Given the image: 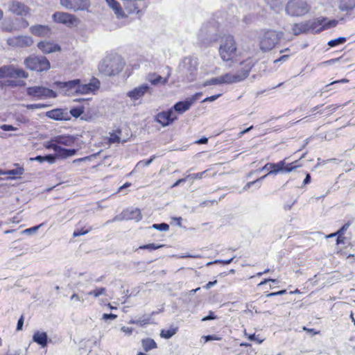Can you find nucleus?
Listing matches in <instances>:
<instances>
[{
	"mask_svg": "<svg viewBox=\"0 0 355 355\" xmlns=\"http://www.w3.org/2000/svg\"><path fill=\"white\" fill-rule=\"evenodd\" d=\"M198 66V59L193 57L184 58L179 65L180 72L184 76L188 81L194 79Z\"/></svg>",
	"mask_w": 355,
	"mask_h": 355,
	"instance_id": "nucleus-6",
	"label": "nucleus"
},
{
	"mask_svg": "<svg viewBox=\"0 0 355 355\" xmlns=\"http://www.w3.org/2000/svg\"><path fill=\"white\" fill-rule=\"evenodd\" d=\"M90 230H91V228L86 230L85 231L76 230L73 232V237H77V236H79L81 235H85V234H87Z\"/></svg>",
	"mask_w": 355,
	"mask_h": 355,
	"instance_id": "nucleus-49",
	"label": "nucleus"
},
{
	"mask_svg": "<svg viewBox=\"0 0 355 355\" xmlns=\"http://www.w3.org/2000/svg\"><path fill=\"white\" fill-rule=\"evenodd\" d=\"M54 22L62 24L69 28L78 26L80 20L75 15L64 12H55L52 15Z\"/></svg>",
	"mask_w": 355,
	"mask_h": 355,
	"instance_id": "nucleus-11",
	"label": "nucleus"
},
{
	"mask_svg": "<svg viewBox=\"0 0 355 355\" xmlns=\"http://www.w3.org/2000/svg\"><path fill=\"white\" fill-rule=\"evenodd\" d=\"M218 53L223 61L234 60L237 55V45L233 36L227 35L221 39Z\"/></svg>",
	"mask_w": 355,
	"mask_h": 355,
	"instance_id": "nucleus-4",
	"label": "nucleus"
},
{
	"mask_svg": "<svg viewBox=\"0 0 355 355\" xmlns=\"http://www.w3.org/2000/svg\"><path fill=\"white\" fill-rule=\"evenodd\" d=\"M141 219V214L140 210L137 208H130L123 211L120 214L116 216L112 220V222L128 220H135L136 221H139Z\"/></svg>",
	"mask_w": 355,
	"mask_h": 355,
	"instance_id": "nucleus-15",
	"label": "nucleus"
},
{
	"mask_svg": "<svg viewBox=\"0 0 355 355\" xmlns=\"http://www.w3.org/2000/svg\"><path fill=\"white\" fill-rule=\"evenodd\" d=\"M151 228L157 230L161 232H166L169 230V226L166 223L153 224Z\"/></svg>",
	"mask_w": 355,
	"mask_h": 355,
	"instance_id": "nucleus-39",
	"label": "nucleus"
},
{
	"mask_svg": "<svg viewBox=\"0 0 355 355\" xmlns=\"http://www.w3.org/2000/svg\"><path fill=\"white\" fill-rule=\"evenodd\" d=\"M286 290H282V291H279L278 292L269 293V294H268L267 296L271 297V296L281 295L286 293Z\"/></svg>",
	"mask_w": 355,
	"mask_h": 355,
	"instance_id": "nucleus-59",
	"label": "nucleus"
},
{
	"mask_svg": "<svg viewBox=\"0 0 355 355\" xmlns=\"http://www.w3.org/2000/svg\"><path fill=\"white\" fill-rule=\"evenodd\" d=\"M345 41H346V38L341 37H338L335 40H330L328 42V45L331 47H334V46H338L339 44H343Z\"/></svg>",
	"mask_w": 355,
	"mask_h": 355,
	"instance_id": "nucleus-38",
	"label": "nucleus"
},
{
	"mask_svg": "<svg viewBox=\"0 0 355 355\" xmlns=\"http://www.w3.org/2000/svg\"><path fill=\"white\" fill-rule=\"evenodd\" d=\"M163 246H164L163 245H156L155 243H150V244L144 245L140 246L139 249L155 250L159 249Z\"/></svg>",
	"mask_w": 355,
	"mask_h": 355,
	"instance_id": "nucleus-41",
	"label": "nucleus"
},
{
	"mask_svg": "<svg viewBox=\"0 0 355 355\" xmlns=\"http://www.w3.org/2000/svg\"><path fill=\"white\" fill-rule=\"evenodd\" d=\"M217 283V281L215 280L214 282H209L205 286V288L206 289H209L211 288L213 286H214Z\"/></svg>",
	"mask_w": 355,
	"mask_h": 355,
	"instance_id": "nucleus-64",
	"label": "nucleus"
},
{
	"mask_svg": "<svg viewBox=\"0 0 355 355\" xmlns=\"http://www.w3.org/2000/svg\"><path fill=\"white\" fill-rule=\"evenodd\" d=\"M296 163H297V162H293V163H291V164H285V165L284 166L283 171L282 172H285V173H290V172H291L295 168L298 167V166L296 164Z\"/></svg>",
	"mask_w": 355,
	"mask_h": 355,
	"instance_id": "nucleus-44",
	"label": "nucleus"
},
{
	"mask_svg": "<svg viewBox=\"0 0 355 355\" xmlns=\"http://www.w3.org/2000/svg\"><path fill=\"white\" fill-rule=\"evenodd\" d=\"M349 226V223L345 224L338 231H337V234L339 235H343L344 232L348 229Z\"/></svg>",
	"mask_w": 355,
	"mask_h": 355,
	"instance_id": "nucleus-55",
	"label": "nucleus"
},
{
	"mask_svg": "<svg viewBox=\"0 0 355 355\" xmlns=\"http://www.w3.org/2000/svg\"><path fill=\"white\" fill-rule=\"evenodd\" d=\"M23 106L26 107L28 110H37L42 109L46 107L48 105L43 103H35V104H28L24 105Z\"/></svg>",
	"mask_w": 355,
	"mask_h": 355,
	"instance_id": "nucleus-40",
	"label": "nucleus"
},
{
	"mask_svg": "<svg viewBox=\"0 0 355 355\" xmlns=\"http://www.w3.org/2000/svg\"><path fill=\"white\" fill-rule=\"evenodd\" d=\"M33 340L42 347H45L48 343V336L46 332L37 331L34 333Z\"/></svg>",
	"mask_w": 355,
	"mask_h": 355,
	"instance_id": "nucleus-26",
	"label": "nucleus"
},
{
	"mask_svg": "<svg viewBox=\"0 0 355 355\" xmlns=\"http://www.w3.org/2000/svg\"><path fill=\"white\" fill-rule=\"evenodd\" d=\"M272 163H267L264 166H263L261 168L257 170L256 171H268L270 169L272 170Z\"/></svg>",
	"mask_w": 355,
	"mask_h": 355,
	"instance_id": "nucleus-57",
	"label": "nucleus"
},
{
	"mask_svg": "<svg viewBox=\"0 0 355 355\" xmlns=\"http://www.w3.org/2000/svg\"><path fill=\"white\" fill-rule=\"evenodd\" d=\"M84 295L85 293H83V295H79L78 293H73L71 297H70V300L71 301H76V302H79L82 304H83L85 301V299L84 298Z\"/></svg>",
	"mask_w": 355,
	"mask_h": 355,
	"instance_id": "nucleus-43",
	"label": "nucleus"
},
{
	"mask_svg": "<svg viewBox=\"0 0 355 355\" xmlns=\"http://www.w3.org/2000/svg\"><path fill=\"white\" fill-rule=\"evenodd\" d=\"M142 347L146 352L157 348V344L152 338H145L141 341Z\"/></svg>",
	"mask_w": 355,
	"mask_h": 355,
	"instance_id": "nucleus-29",
	"label": "nucleus"
},
{
	"mask_svg": "<svg viewBox=\"0 0 355 355\" xmlns=\"http://www.w3.org/2000/svg\"><path fill=\"white\" fill-rule=\"evenodd\" d=\"M150 87L148 84H142L126 93V96L130 98L131 101H136L142 98L147 92Z\"/></svg>",
	"mask_w": 355,
	"mask_h": 355,
	"instance_id": "nucleus-19",
	"label": "nucleus"
},
{
	"mask_svg": "<svg viewBox=\"0 0 355 355\" xmlns=\"http://www.w3.org/2000/svg\"><path fill=\"white\" fill-rule=\"evenodd\" d=\"M242 66L241 71L236 73H227L220 76L206 80L203 87L211 85L232 84L245 80L249 75V72L254 66V62L251 58H248L241 62Z\"/></svg>",
	"mask_w": 355,
	"mask_h": 355,
	"instance_id": "nucleus-1",
	"label": "nucleus"
},
{
	"mask_svg": "<svg viewBox=\"0 0 355 355\" xmlns=\"http://www.w3.org/2000/svg\"><path fill=\"white\" fill-rule=\"evenodd\" d=\"M108 6L114 11L117 18H124L126 17L120 3L116 0H106Z\"/></svg>",
	"mask_w": 355,
	"mask_h": 355,
	"instance_id": "nucleus-25",
	"label": "nucleus"
},
{
	"mask_svg": "<svg viewBox=\"0 0 355 355\" xmlns=\"http://www.w3.org/2000/svg\"><path fill=\"white\" fill-rule=\"evenodd\" d=\"M26 93L28 96L37 99H47L57 97L55 92L43 86L29 87L26 89Z\"/></svg>",
	"mask_w": 355,
	"mask_h": 355,
	"instance_id": "nucleus-10",
	"label": "nucleus"
},
{
	"mask_svg": "<svg viewBox=\"0 0 355 355\" xmlns=\"http://www.w3.org/2000/svg\"><path fill=\"white\" fill-rule=\"evenodd\" d=\"M37 47L44 53H54L60 50L59 45L49 41L38 42Z\"/></svg>",
	"mask_w": 355,
	"mask_h": 355,
	"instance_id": "nucleus-24",
	"label": "nucleus"
},
{
	"mask_svg": "<svg viewBox=\"0 0 355 355\" xmlns=\"http://www.w3.org/2000/svg\"><path fill=\"white\" fill-rule=\"evenodd\" d=\"M23 324H24V317H23V315H21V318L18 320L17 325V330H18V331L21 330Z\"/></svg>",
	"mask_w": 355,
	"mask_h": 355,
	"instance_id": "nucleus-56",
	"label": "nucleus"
},
{
	"mask_svg": "<svg viewBox=\"0 0 355 355\" xmlns=\"http://www.w3.org/2000/svg\"><path fill=\"white\" fill-rule=\"evenodd\" d=\"M348 81L349 80L347 79H345V78H343V79H341V80H339L333 81L330 84H328V85H325L324 87L322 89V92H327L328 91L327 87L329 86H330V85H334V84H336V83H347Z\"/></svg>",
	"mask_w": 355,
	"mask_h": 355,
	"instance_id": "nucleus-46",
	"label": "nucleus"
},
{
	"mask_svg": "<svg viewBox=\"0 0 355 355\" xmlns=\"http://www.w3.org/2000/svg\"><path fill=\"white\" fill-rule=\"evenodd\" d=\"M215 318H216V317L214 315V313L212 311H210L209 315L206 317H204L202 319V321H207V320H213Z\"/></svg>",
	"mask_w": 355,
	"mask_h": 355,
	"instance_id": "nucleus-58",
	"label": "nucleus"
},
{
	"mask_svg": "<svg viewBox=\"0 0 355 355\" xmlns=\"http://www.w3.org/2000/svg\"><path fill=\"white\" fill-rule=\"evenodd\" d=\"M84 112V107H73L71 109L69 115H72L73 116L77 118L80 116Z\"/></svg>",
	"mask_w": 355,
	"mask_h": 355,
	"instance_id": "nucleus-37",
	"label": "nucleus"
},
{
	"mask_svg": "<svg viewBox=\"0 0 355 355\" xmlns=\"http://www.w3.org/2000/svg\"><path fill=\"white\" fill-rule=\"evenodd\" d=\"M29 31L37 37H48L51 33V28L47 25L36 24L31 26Z\"/></svg>",
	"mask_w": 355,
	"mask_h": 355,
	"instance_id": "nucleus-23",
	"label": "nucleus"
},
{
	"mask_svg": "<svg viewBox=\"0 0 355 355\" xmlns=\"http://www.w3.org/2000/svg\"><path fill=\"white\" fill-rule=\"evenodd\" d=\"M106 289L105 288H96L87 293L88 295H93L94 297H98L100 295L105 294Z\"/></svg>",
	"mask_w": 355,
	"mask_h": 355,
	"instance_id": "nucleus-35",
	"label": "nucleus"
},
{
	"mask_svg": "<svg viewBox=\"0 0 355 355\" xmlns=\"http://www.w3.org/2000/svg\"><path fill=\"white\" fill-rule=\"evenodd\" d=\"M9 10L19 16H26L29 14L30 8L21 1L14 0L8 3Z\"/></svg>",
	"mask_w": 355,
	"mask_h": 355,
	"instance_id": "nucleus-20",
	"label": "nucleus"
},
{
	"mask_svg": "<svg viewBox=\"0 0 355 355\" xmlns=\"http://www.w3.org/2000/svg\"><path fill=\"white\" fill-rule=\"evenodd\" d=\"M24 172L23 167H17L15 169L7 171V175H12L13 177H9L8 179H14L15 176H19Z\"/></svg>",
	"mask_w": 355,
	"mask_h": 355,
	"instance_id": "nucleus-33",
	"label": "nucleus"
},
{
	"mask_svg": "<svg viewBox=\"0 0 355 355\" xmlns=\"http://www.w3.org/2000/svg\"><path fill=\"white\" fill-rule=\"evenodd\" d=\"M221 96L220 94L205 98L202 102H213Z\"/></svg>",
	"mask_w": 355,
	"mask_h": 355,
	"instance_id": "nucleus-52",
	"label": "nucleus"
},
{
	"mask_svg": "<svg viewBox=\"0 0 355 355\" xmlns=\"http://www.w3.org/2000/svg\"><path fill=\"white\" fill-rule=\"evenodd\" d=\"M248 338L250 340H255V341H257L259 344L262 343L263 341L264 340V339H260V338H257L255 336V334L249 335Z\"/></svg>",
	"mask_w": 355,
	"mask_h": 355,
	"instance_id": "nucleus-53",
	"label": "nucleus"
},
{
	"mask_svg": "<svg viewBox=\"0 0 355 355\" xmlns=\"http://www.w3.org/2000/svg\"><path fill=\"white\" fill-rule=\"evenodd\" d=\"M31 161H37L40 163H42L44 162V156H37L35 157H33V158H31Z\"/></svg>",
	"mask_w": 355,
	"mask_h": 355,
	"instance_id": "nucleus-61",
	"label": "nucleus"
},
{
	"mask_svg": "<svg viewBox=\"0 0 355 355\" xmlns=\"http://www.w3.org/2000/svg\"><path fill=\"white\" fill-rule=\"evenodd\" d=\"M338 24L336 20H327L325 18L317 19L306 23L307 31L311 33H319L323 30L335 27Z\"/></svg>",
	"mask_w": 355,
	"mask_h": 355,
	"instance_id": "nucleus-9",
	"label": "nucleus"
},
{
	"mask_svg": "<svg viewBox=\"0 0 355 355\" xmlns=\"http://www.w3.org/2000/svg\"><path fill=\"white\" fill-rule=\"evenodd\" d=\"M28 22L26 20H21V25L19 28H15L12 25H6L2 28L3 31L11 33L14 31L19 30L20 28H26L28 26Z\"/></svg>",
	"mask_w": 355,
	"mask_h": 355,
	"instance_id": "nucleus-30",
	"label": "nucleus"
},
{
	"mask_svg": "<svg viewBox=\"0 0 355 355\" xmlns=\"http://www.w3.org/2000/svg\"><path fill=\"white\" fill-rule=\"evenodd\" d=\"M271 7L274 8L282 3V0H265Z\"/></svg>",
	"mask_w": 355,
	"mask_h": 355,
	"instance_id": "nucleus-51",
	"label": "nucleus"
},
{
	"mask_svg": "<svg viewBox=\"0 0 355 355\" xmlns=\"http://www.w3.org/2000/svg\"><path fill=\"white\" fill-rule=\"evenodd\" d=\"M117 318V315L116 314L113 313H103L102 315V320H115Z\"/></svg>",
	"mask_w": 355,
	"mask_h": 355,
	"instance_id": "nucleus-50",
	"label": "nucleus"
},
{
	"mask_svg": "<svg viewBox=\"0 0 355 355\" xmlns=\"http://www.w3.org/2000/svg\"><path fill=\"white\" fill-rule=\"evenodd\" d=\"M310 6L305 0H288L286 12L291 16H303L309 12Z\"/></svg>",
	"mask_w": 355,
	"mask_h": 355,
	"instance_id": "nucleus-7",
	"label": "nucleus"
},
{
	"mask_svg": "<svg viewBox=\"0 0 355 355\" xmlns=\"http://www.w3.org/2000/svg\"><path fill=\"white\" fill-rule=\"evenodd\" d=\"M26 67L33 71H43L50 69L49 61L44 56H30L24 60Z\"/></svg>",
	"mask_w": 355,
	"mask_h": 355,
	"instance_id": "nucleus-8",
	"label": "nucleus"
},
{
	"mask_svg": "<svg viewBox=\"0 0 355 355\" xmlns=\"http://www.w3.org/2000/svg\"><path fill=\"white\" fill-rule=\"evenodd\" d=\"M234 259V257L228 260H220V259L216 260L214 261L209 262L207 263V266L214 264V263H221L223 264L227 265V264L232 263Z\"/></svg>",
	"mask_w": 355,
	"mask_h": 355,
	"instance_id": "nucleus-45",
	"label": "nucleus"
},
{
	"mask_svg": "<svg viewBox=\"0 0 355 355\" xmlns=\"http://www.w3.org/2000/svg\"><path fill=\"white\" fill-rule=\"evenodd\" d=\"M124 62L117 54L106 55L99 63L98 70L106 76L118 74L123 68Z\"/></svg>",
	"mask_w": 355,
	"mask_h": 355,
	"instance_id": "nucleus-3",
	"label": "nucleus"
},
{
	"mask_svg": "<svg viewBox=\"0 0 355 355\" xmlns=\"http://www.w3.org/2000/svg\"><path fill=\"white\" fill-rule=\"evenodd\" d=\"M46 116L49 119L57 121H68L71 119V116L67 110L60 108H57L46 112Z\"/></svg>",
	"mask_w": 355,
	"mask_h": 355,
	"instance_id": "nucleus-22",
	"label": "nucleus"
},
{
	"mask_svg": "<svg viewBox=\"0 0 355 355\" xmlns=\"http://www.w3.org/2000/svg\"><path fill=\"white\" fill-rule=\"evenodd\" d=\"M62 6L73 11L85 10L90 6L89 0H60Z\"/></svg>",
	"mask_w": 355,
	"mask_h": 355,
	"instance_id": "nucleus-13",
	"label": "nucleus"
},
{
	"mask_svg": "<svg viewBox=\"0 0 355 355\" xmlns=\"http://www.w3.org/2000/svg\"><path fill=\"white\" fill-rule=\"evenodd\" d=\"M285 165V160L280 161L277 163H272V170H270L268 174H277L280 171H283L284 166Z\"/></svg>",
	"mask_w": 355,
	"mask_h": 355,
	"instance_id": "nucleus-32",
	"label": "nucleus"
},
{
	"mask_svg": "<svg viewBox=\"0 0 355 355\" xmlns=\"http://www.w3.org/2000/svg\"><path fill=\"white\" fill-rule=\"evenodd\" d=\"M257 184L255 181H252V182H248L243 187V190L245 191H247L248 189H249L253 184Z\"/></svg>",
	"mask_w": 355,
	"mask_h": 355,
	"instance_id": "nucleus-63",
	"label": "nucleus"
},
{
	"mask_svg": "<svg viewBox=\"0 0 355 355\" xmlns=\"http://www.w3.org/2000/svg\"><path fill=\"white\" fill-rule=\"evenodd\" d=\"M177 119L175 112L171 109L166 112H162L157 114L156 121L163 126H166Z\"/></svg>",
	"mask_w": 355,
	"mask_h": 355,
	"instance_id": "nucleus-21",
	"label": "nucleus"
},
{
	"mask_svg": "<svg viewBox=\"0 0 355 355\" xmlns=\"http://www.w3.org/2000/svg\"><path fill=\"white\" fill-rule=\"evenodd\" d=\"M178 330V327L171 326L168 329H162L160 333V336L166 339L171 338L177 333Z\"/></svg>",
	"mask_w": 355,
	"mask_h": 355,
	"instance_id": "nucleus-28",
	"label": "nucleus"
},
{
	"mask_svg": "<svg viewBox=\"0 0 355 355\" xmlns=\"http://www.w3.org/2000/svg\"><path fill=\"white\" fill-rule=\"evenodd\" d=\"M75 142V138L70 135H59L54 137L46 145V148L55 151L58 158L65 159L74 155L76 149H66L64 146H71Z\"/></svg>",
	"mask_w": 355,
	"mask_h": 355,
	"instance_id": "nucleus-2",
	"label": "nucleus"
},
{
	"mask_svg": "<svg viewBox=\"0 0 355 355\" xmlns=\"http://www.w3.org/2000/svg\"><path fill=\"white\" fill-rule=\"evenodd\" d=\"M119 137L116 134H111L110 137V143H116L119 142Z\"/></svg>",
	"mask_w": 355,
	"mask_h": 355,
	"instance_id": "nucleus-54",
	"label": "nucleus"
},
{
	"mask_svg": "<svg viewBox=\"0 0 355 355\" xmlns=\"http://www.w3.org/2000/svg\"><path fill=\"white\" fill-rule=\"evenodd\" d=\"M121 331L127 334H131L132 332V328L128 327H121Z\"/></svg>",
	"mask_w": 355,
	"mask_h": 355,
	"instance_id": "nucleus-60",
	"label": "nucleus"
},
{
	"mask_svg": "<svg viewBox=\"0 0 355 355\" xmlns=\"http://www.w3.org/2000/svg\"><path fill=\"white\" fill-rule=\"evenodd\" d=\"M0 128L4 131H14V130H17V128L16 127H14L11 125H6V124L0 125Z\"/></svg>",
	"mask_w": 355,
	"mask_h": 355,
	"instance_id": "nucleus-47",
	"label": "nucleus"
},
{
	"mask_svg": "<svg viewBox=\"0 0 355 355\" xmlns=\"http://www.w3.org/2000/svg\"><path fill=\"white\" fill-rule=\"evenodd\" d=\"M292 31L295 35L303 33H307L308 31L306 23L294 24L292 27Z\"/></svg>",
	"mask_w": 355,
	"mask_h": 355,
	"instance_id": "nucleus-31",
	"label": "nucleus"
},
{
	"mask_svg": "<svg viewBox=\"0 0 355 355\" xmlns=\"http://www.w3.org/2000/svg\"><path fill=\"white\" fill-rule=\"evenodd\" d=\"M7 44L12 47H29L33 44V40L31 36L18 35L8 37L7 39Z\"/></svg>",
	"mask_w": 355,
	"mask_h": 355,
	"instance_id": "nucleus-16",
	"label": "nucleus"
},
{
	"mask_svg": "<svg viewBox=\"0 0 355 355\" xmlns=\"http://www.w3.org/2000/svg\"><path fill=\"white\" fill-rule=\"evenodd\" d=\"M155 158V156L154 155V156L151 157L148 160H141L137 164L136 167L141 168V167L148 166L152 163V162L154 160Z\"/></svg>",
	"mask_w": 355,
	"mask_h": 355,
	"instance_id": "nucleus-42",
	"label": "nucleus"
},
{
	"mask_svg": "<svg viewBox=\"0 0 355 355\" xmlns=\"http://www.w3.org/2000/svg\"><path fill=\"white\" fill-rule=\"evenodd\" d=\"M208 171H209V170H205L200 173L190 174V175H188L187 178H190L193 180H196V179H202L207 176Z\"/></svg>",
	"mask_w": 355,
	"mask_h": 355,
	"instance_id": "nucleus-36",
	"label": "nucleus"
},
{
	"mask_svg": "<svg viewBox=\"0 0 355 355\" xmlns=\"http://www.w3.org/2000/svg\"><path fill=\"white\" fill-rule=\"evenodd\" d=\"M283 36L282 32L275 30L261 31L259 36V46L261 51H268L278 44Z\"/></svg>",
	"mask_w": 355,
	"mask_h": 355,
	"instance_id": "nucleus-5",
	"label": "nucleus"
},
{
	"mask_svg": "<svg viewBox=\"0 0 355 355\" xmlns=\"http://www.w3.org/2000/svg\"><path fill=\"white\" fill-rule=\"evenodd\" d=\"M202 92H198L193 95L192 96L187 98L184 101H180L176 103L174 106L173 109L175 112L182 114L189 110L191 106L196 102L198 100L200 99V98L202 96Z\"/></svg>",
	"mask_w": 355,
	"mask_h": 355,
	"instance_id": "nucleus-17",
	"label": "nucleus"
},
{
	"mask_svg": "<svg viewBox=\"0 0 355 355\" xmlns=\"http://www.w3.org/2000/svg\"><path fill=\"white\" fill-rule=\"evenodd\" d=\"M56 157H58L56 156V155H49L44 156V162H47L50 164H53L55 161Z\"/></svg>",
	"mask_w": 355,
	"mask_h": 355,
	"instance_id": "nucleus-48",
	"label": "nucleus"
},
{
	"mask_svg": "<svg viewBox=\"0 0 355 355\" xmlns=\"http://www.w3.org/2000/svg\"><path fill=\"white\" fill-rule=\"evenodd\" d=\"M100 87V82L96 78H93L89 83H82L80 80L78 79V84L77 87V94H94Z\"/></svg>",
	"mask_w": 355,
	"mask_h": 355,
	"instance_id": "nucleus-18",
	"label": "nucleus"
},
{
	"mask_svg": "<svg viewBox=\"0 0 355 355\" xmlns=\"http://www.w3.org/2000/svg\"><path fill=\"white\" fill-rule=\"evenodd\" d=\"M78 79L67 81V82H55L54 85L60 90V93L63 95H73L77 94V87Z\"/></svg>",
	"mask_w": 355,
	"mask_h": 355,
	"instance_id": "nucleus-14",
	"label": "nucleus"
},
{
	"mask_svg": "<svg viewBox=\"0 0 355 355\" xmlns=\"http://www.w3.org/2000/svg\"><path fill=\"white\" fill-rule=\"evenodd\" d=\"M147 80L153 85L158 84L165 85L168 82L167 78H162L155 73L149 74L147 77Z\"/></svg>",
	"mask_w": 355,
	"mask_h": 355,
	"instance_id": "nucleus-27",
	"label": "nucleus"
},
{
	"mask_svg": "<svg viewBox=\"0 0 355 355\" xmlns=\"http://www.w3.org/2000/svg\"><path fill=\"white\" fill-rule=\"evenodd\" d=\"M211 30L207 26L202 27L198 34V37L204 42L207 37L210 35Z\"/></svg>",
	"mask_w": 355,
	"mask_h": 355,
	"instance_id": "nucleus-34",
	"label": "nucleus"
},
{
	"mask_svg": "<svg viewBox=\"0 0 355 355\" xmlns=\"http://www.w3.org/2000/svg\"><path fill=\"white\" fill-rule=\"evenodd\" d=\"M344 240H345V237L343 236V235L338 234L337 239H336V243L338 245L340 244V243H344Z\"/></svg>",
	"mask_w": 355,
	"mask_h": 355,
	"instance_id": "nucleus-62",
	"label": "nucleus"
},
{
	"mask_svg": "<svg viewBox=\"0 0 355 355\" xmlns=\"http://www.w3.org/2000/svg\"><path fill=\"white\" fill-rule=\"evenodd\" d=\"M28 77V73L22 69L15 68L12 65L3 66L0 68V78H24Z\"/></svg>",
	"mask_w": 355,
	"mask_h": 355,
	"instance_id": "nucleus-12",
	"label": "nucleus"
}]
</instances>
